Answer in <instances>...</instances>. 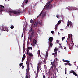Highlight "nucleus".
Listing matches in <instances>:
<instances>
[{
    "label": "nucleus",
    "mask_w": 78,
    "mask_h": 78,
    "mask_svg": "<svg viewBox=\"0 0 78 78\" xmlns=\"http://www.w3.org/2000/svg\"><path fill=\"white\" fill-rule=\"evenodd\" d=\"M39 54H40V50H39L38 51V54H39Z\"/></svg>",
    "instance_id": "obj_45"
},
{
    "label": "nucleus",
    "mask_w": 78,
    "mask_h": 78,
    "mask_svg": "<svg viewBox=\"0 0 78 78\" xmlns=\"http://www.w3.org/2000/svg\"><path fill=\"white\" fill-rule=\"evenodd\" d=\"M11 8H9V10H11Z\"/></svg>",
    "instance_id": "obj_61"
},
{
    "label": "nucleus",
    "mask_w": 78,
    "mask_h": 78,
    "mask_svg": "<svg viewBox=\"0 0 78 78\" xmlns=\"http://www.w3.org/2000/svg\"><path fill=\"white\" fill-rule=\"evenodd\" d=\"M54 33H55V32H54V31H51V33L52 34H54Z\"/></svg>",
    "instance_id": "obj_44"
},
{
    "label": "nucleus",
    "mask_w": 78,
    "mask_h": 78,
    "mask_svg": "<svg viewBox=\"0 0 78 78\" xmlns=\"http://www.w3.org/2000/svg\"><path fill=\"white\" fill-rule=\"evenodd\" d=\"M51 64H52V65H53V63L52 62L51 63Z\"/></svg>",
    "instance_id": "obj_55"
},
{
    "label": "nucleus",
    "mask_w": 78,
    "mask_h": 78,
    "mask_svg": "<svg viewBox=\"0 0 78 78\" xmlns=\"http://www.w3.org/2000/svg\"><path fill=\"white\" fill-rule=\"evenodd\" d=\"M45 60L44 59H41V60H39V62L40 63H42L43 62H44V60Z\"/></svg>",
    "instance_id": "obj_15"
},
{
    "label": "nucleus",
    "mask_w": 78,
    "mask_h": 78,
    "mask_svg": "<svg viewBox=\"0 0 78 78\" xmlns=\"http://www.w3.org/2000/svg\"><path fill=\"white\" fill-rule=\"evenodd\" d=\"M65 75H67V68H65Z\"/></svg>",
    "instance_id": "obj_23"
},
{
    "label": "nucleus",
    "mask_w": 78,
    "mask_h": 78,
    "mask_svg": "<svg viewBox=\"0 0 78 78\" xmlns=\"http://www.w3.org/2000/svg\"><path fill=\"white\" fill-rule=\"evenodd\" d=\"M66 9H68V8H66Z\"/></svg>",
    "instance_id": "obj_57"
},
{
    "label": "nucleus",
    "mask_w": 78,
    "mask_h": 78,
    "mask_svg": "<svg viewBox=\"0 0 78 78\" xmlns=\"http://www.w3.org/2000/svg\"><path fill=\"white\" fill-rule=\"evenodd\" d=\"M62 41H64V39H65V37H62Z\"/></svg>",
    "instance_id": "obj_38"
},
{
    "label": "nucleus",
    "mask_w": 78,
    "mask_h": 78,
    "mask_svg": "<svg viewBox=\"0 0 78 78\" xmlns=\"http://www.w3.org/2000/svg\"><path fill=\"white\" fill-rule=\"evenodd\" d=\"M24 67H25V66L23 65L22 66V69H24Z\"/></svg>",
    "instance_id": "obj_35"
},
{
    "label": "nucleus",
    "mask_w": 78,
    "mask_h": 78,
    "mask_svg": "<svg viewBox=\"0 0 78 78\" xmlns=\"http://www.w3.org/2000/svg\"><path fill=\"white\" fill-rule=\"evenodd\" d=\"M40 56L41 58H42V59H43L44 58V57L41 56L40 55Z\"/></svg>",
    "instance_id": "obj_50"
},
{
    "label": "nucleus",
    "mask_w": 78,
    "mask_h": 78,
    "mask_svg": "<svg viewBox=\"0 0 78 78\" xmlns=\"http://www.w3.org/2000/svg\"><path fill=\"white\" fill-rule=\"evenodd\" d=\"M26 75H29L30 74V72H29V70H27V69H26Z\"/></svg>",
    "instance_id": "obj_18"
},
{
    "label": "nucleus",
    "mask_w": 78,
    "mask_h": 78,
    "mask_svg": "<svg viewBox=\"0 0 78 78\" xmlns=\"http://www.w3.org/2000/svg\"><path fill=\"white\" fill-rule=\"evenodd\" d=\"M34 43H35V44L37 43V41H36V40H35V39H34L33 44H34Z\"/></svg>",
    "instance_id": "obj_20"
},
{
    "label": "nucleus",
    "mask_w": 78,
    "mask_h": 78,
    "mask_svg": "<svg viewBox=\"0 0 78 78\" xmlns=\"http://www.w3.org/2000/svg\"><path fill=\"white\" fill-rule=\"evenodd\" d=\"M42 14V12L38 16V17H40V16H41V14Z\"/></svg>",
    "instance_id": "obj_39"
},
{
    "label": "nucleus",
    "mask_w": 78,
    "mask_h": 78,
    "mask_svg": "<svg viewBox=\"0 0 78 78\" xmlns=\"http://www.w3.org/2000/svg\"><path fill=\"white\" fill-rule=\"evenodd\" d=\"M0 35H1V34H0Z\"/></svg>",
    "instance_id": "obj_63"
},
{
    "label": "nucleus",
    "mask_w": 78,
    "mask_h": 78,
    "mask_svg": "<svg viewBox=\"0 0 78 78\" xmlns=\"http://www.w3.org/2000/svg\"><path fill=\"white\" fill-rule=\"evenodd\" d=\"M71 42L73 44V45L74 44L73 43V41H71Z\"/></svg>",
    "instance_id": "obj_53"
},
{
    "label": "nucleus",
    "mask_w": 78,
    "mask_h": 78,
    "mask_svg": "<svg viewBox=\"0 0 78 78\" xmlns=\"http://www.w3.org/2000/svg\"><path fill=\"white\" fill-rule=\"evenodd\" d=\"M9 14H10V16H11V14H12L13 13L15 15H19L20 14L21 12L19 11H16V10H12L9 11Z\"/></svg>",
    "instance_id": "obj_1"
},
{
    "label": "nucleus",
    "mask_w": 78,
    "mask_h": 78,
    "mask_svg": "<svg viewBox=\"0 0 78 78\" xmlns=\"http://www.w3.org/2000/svg\"><path fill=\"white\" fill-rule=\"evenodd\" d=\"M29 56H33V54L31 53H29Z\"/></svg>",
    "instance_id": "obj_30"
},
{
    "label": "nucleus",
    "mask_w": 78,
    "mask_h": 78,
    "mask_svg": "<svg viewBox=\"0 0 78 78\" xmlns=\"http://www.w3.org/2000/svg\"><path fill=\"white\" fill-rule=\"evenodd\" d=\"M61 20H60L57 23V25H59L60 23H61Z\"/></svg>",
    "instance_id": "obj_25"
},
{
    "label": "nucleus",
    "mask_w": 78,
    "mask_h": 78,
    "mask_svg": "<svg viewBox=\"0 0 78 78\" xmlns=\"http://www.w3.org/2000/svg\"><path fill=\"white\" fill-rule=\"evenodd\" d=\"M22 65H23V63H21L20 64V67H21V66H22Z\"/></svg>",
    "instance_id": "obj_34"
},
{
    "label": "nucleus",
    "mask_w": 78,
    "mask_h": 78,
    "mask_svg": "<svg viewBox=\"0 0 78 78\" xmlns=\"http://www.w3.org/2000/svg\"><path fill=\"white\" fill-rule=\"evenodd\" d=\"M25 58H23L22 57V62H23V61L24 60H25Z\"/></svg>",
    "instance_id": "obj_29"
},
{
    "label": "nucleus",
    "mask_w": 78,
    "mask_h": 78,
    "mask_svg": "<svg viewBox=\"0 0 78 78\" xmlns=\"http://www.w3.org/2000/svg\"><path fill=\"white\" fill-rule=\"evenodd\" d=\"M25 54H24L23 56V58H25Z\"/></svg>",
    "instance_id": "obj_42"
},
{
    "label": "nucleus",
    "mask_w": 78,
    "mask_h": 78,
    "mask_svg": "<svg viewBox=\"0 0 78 78\" xmlns=\"http://www.w3.org/2000/svg\"><path fill=\"white\" fill-rule=\"evenodd\" d=\"M36 71H34V73H36Z\"/></svg>",
    "instance_id": "obj_56"
},
{
    "label": "nucleus",
    "mask_w": 78,
    "mask_h": 78,
    "mask_svg": "<svg viewBox=\"0 0 78 78\" xmlns=\"http://www.w3.org/2000/svg\"><path fill=\"white\" fill-rule=\"evenodd\" d=\"M68 9H69V10H71L72 9L70 7H68Z\"/></svg>",
    "instance_id": "obj_31"
},
{
    "label": "nucleus",
    "mask_w": 78,
    "mask_h": 78,
    "mask_svg": "<svg viewBox=\"0 0 78 78\" xmlns=\"http://www.w3.org/2000/svg\"><path fill=\"white\" fill-rule=\"evenodd\" d=\"M58 48H55L54 49V53H53L52 55H54L55 56H57V51H58Z\"/></svg>",
    "instance_id": "obj_8"
},
{
    "label": "nucleus",
    "mask_w": 78,
    "mask_h": 78,
    "mask_svg": "<svg viewBox=\"0 0 78 78\" xmlns=\"http://www.w3.org/2000/svg\"><path fill=\"white\" fill-rule=\"evenodd\" d=\"M73 74L74 75H75L76 76H77L78 78V75L73 70H71L70 71L69 74L70 73Z\"/></svg>",
    "instance_id": "obj_6"
},
{
    "label": "nucleus",
    "mask_w": 78,
    "mask_h": 78,
    "mask_svg": "<svg viewBox=\"0 0 78 78\" xmlns=\"http://www.w3.org/2000/svg\"><path fill=\"white\" fill-rule=\"evenodd\" d=\"M49 47L50 48L52 47L53 46V43L52 42H48Z\"/></svg>",
    "instance_id": "obj_14"
},
{
    "label": "nucleus",
    "mask_w": 78,
    "mask_h": 78,
    "mask_svg": "<svg viewBox=\"0 0 78 78\" xmlns=\"http://www.w3.org/2000/svg\"><path fill=\"white\" fill-rule=\"evenodd\" d=\"M65 64L66 66H67V65H68V63H65Z\"/></svg>",
    "instance_id": "obj_49"
},
{
    "label": "nucleus",
    "mask_w": 78,
    "mask_h": 78,
    "mask_svg": "<svg viewBox=\"0 0 78 78\" xmlns=\"http://www.w3.org/2000/svg\"><path fill=\"white\" fill-rule=\"evenodd\" d=\"M27 52H29V49H27Z\"/></svg>",
    "instance_id": "obj_54"
},
{
    "label": "nucleus",
    "mask_w": 78,
    "mask_h": 78,
    "mask_svg": "<svg viewBox=\"0 0 78 78\" xmlns=\"http://www.w3.org/2000/svg\"><path fill=\"white\" fill-rule=\"evenodd\" d=\"M60 30H61V31H62V30H63V29H62Z\"/></svg>",
    "instance_id": "obj_58"
},
{
    "label": "nucleus",
    "mask_w": 78,
    "mask_h": 78,
    "mask_svg": "<svg viewBox=\"0 0 78 78\" xmlns=\"http://www.w3.org/2000/svg\"><path fill=\"white\" fill-rule=\"evenodd\" d=\"M38 24L42 25V21H40L39 22L37 21H36L33 26V27L35 28V27H36L38 25Z\"/></svg>",
    "instance_id": "obj_3"
},
{
    "label": "nucleus",
    "mask_w": 78,
    "mask_h": 78,
    "mask_svg": "<svg viewBox=\"0 0 78 78\" xmlns=\"http://www.w3.org/2000/svg\"><path fill=\"white\" fill-rule=\"evenodd\" d=\"M70 62V61L66 60L65 62H67V63H68V62Z\"/></svg>",
    "instance_id": "obj_37"
},
{
    "label": "nucleus",
    "mask_w": 78,
    "mask_h": 78,
    "mask_svg": "<svg viewBox=\"0 0 78 78\" xmlns=\"http://www.w3.org/2000/svg\"><path fill=\"white\" fill-rule=\"evenodd\" d=\"M30 23H33V24L34 23V21H33L32 20H30Z\"/></svg>",
    "instance_id": "obj_27"
},
{
    "label": "nucleus",
    "mask_w": 78,
    "mask_h": 78,
    "mask_svg": "<svg viewBox=\"0 0 78 78\" xmlns=\"http://www.w3.org/2000/svg\"><path fill=\"white\" fill-rule=\"evenodd\" d=\"M42 75H43V78H46V77H45V73H42Z\"/></svg>",
    "instance_id": "obj_21"
},
{
    "label": "nucleus",
    "mask_w": 78,
    "mask_h": 78,
    "mask_svg": "<svg viewBox=\"0 0 78 78\" xmlns=\"http://www.w3.org/2000/svg\"><path fill=\"white\" fill-rule=\"evenodd\" d=\"M28 2V0H26L25 1V3H27Z\"/></svg>",
    "instance_id": "obj_41"
},
{
    "label": "nucleus",
    "mask_w": 78,
    "mask_h": 78,
    "mask_svg": "<svg viewBox=\"0 0 78 78\" xmlns=\"http://www.w3.org/2000/svg\"><path fill=\"white\" fill-rule=\"evenodd\" d=\"M68 38L69 39H67V42H69V40L70 39H72V35L69 34L68 36Z\"/></svg>",
    "instance_id": "obj_9"
},
{
    "label": "nucleus",
    "mask_w": 78,
    "mask_h": 78,
    "mask_svg": "<svg viewBox=\"0 0 78 78\" xmlns=\"http://www.w3.org/2000/svg\"><path fill=\"white\" fill-rule=\"evenodd\" d=\"M25 78H28V76H27V75H26L25 76Z\"/></svg>",
    "instance_id": "obj_46"
},
{
    "label": "nucleus",
    "mask_w": 78,
    "mask_h": 78,
    "mask_svg": "<svg viewBox=\"0 0 78 78\" xmlns=\"http://www.w3.org/2000/svg\"><path fill=\"white\" fill-rule=\"evenodd\" d=\"M49 41L48 42H52V41L53 40V38L52 37H50L49 38Z\"/></svg>",
    "instance_id": "obj_12"
},
{
    "label": "nucleus",
    "mask_w": 78,
    "mask_h": 78,
    "mask_svg": "<svg viewBox=\"0 0 78 78\" xmlns=\"http://www.w3.org/2000/svg\"><path fill=\"white\" fill-rule=\"evenodd\" d=\"M56 62H54L53 63L52 66L51 67V68L49 69V70H51V71H53V68L54 69H56Z\"/></svg>",
    "instance_id": "obj_4"
},
{
    "label": "nucleus",
    "mask_w": 78,
    "mask_h": 78,
    "mask_svg": "<svg viewBox=\"0 0 78 78\" xmlns=\"http://www.w3.org/2000/svg\"><path fill=\"white\" fill-rule=\"evenodd\" d=\"M14 28V25H12L11 27H10V28L11 29H13Z\"/></svg>",
    "instance_id": "obj_26"
},
{
    "label": "nucleus",
    "mask_w": 78,
    "mask_h": 78,
    "mask_svg": "<svg viewBox=\"0 0 78 78\" xmlns=\"http://www.w3.org/2000/svg\"><path fill=\"white\" fill-rule=\"evenodd\" d=\"M57 28H58V25L56 24L55 27V29L56 30Z\"/></svg>",
    "instance_id": "obj_22"
},
{
    "label": "nucleus",
    "mask_w": 78,
    "mask_h": 78,
    "mask_svg": "<svg viewBox=\"0 0 78 78\" xmlns=\"http://www.w3.org/2000/svg\"><path fill=\"white\" fill-rule=\"evenodd\" d=\"M30 32H31L33 31V28L32 27L30 28Z\"/></svg>",
    "instance_id": "obj_28"
},
{
    "label": "nucleus",
    "mask_w": 78,
    "mask_h": 78,
    "mask_svg": "<svg viewBox=\"0 0 78 78\" xmlns=\"http://www.w3.org/2000/svg\"><path fill=\"white\" fill-rule=\"evenodd\" d=\"M27 54H28L29 53V52H27Z\"/></svg>",
    "instance_id": "obj_59"
},
{
    "label": "nucleus",
    "mask_w": 78,
    "mask_h": 78,
    "mask_svg": "<svg viewBox=\"0 0 78 78\" xmlns=\"http://www.w3.org/2000/svg\"><path fill=\"white\" fill-rule=\"evenodd\" d=\"M64 49H65V50H66V48L65 47H64Z\"/></svg>",
    "instance_id": "obj_52"
},
{
    "label": "nucleus",
    "mask_w": 78,
    "mask_h": 78,
    "mask_svg": "<svg viewBox=\"0 0 78 78\" xmlns=\"http://www.w3.org/2000/svg\"><path fill=\"white\" fill-rule=\"evenodd\" d=\"M28 50H31H31H32V48H31V47H28Z\"/></svg>",
    "instance_id": "obj_32"
},
{
    "label": "nucleus",
    "mask_w": 78,
    "mask_h": 78,
    "mask_svg": "<svg viewBox=\"0 0 78 78\" xmlns=\"http://www.w3.org/2000/svg\"><path fill=\"white\" fill-rule=\"evenodd\" d=\"M68 65H69V66H72V64H71L69 62H68Z\"/></svg>",
    "instance_id": "obj_36"
},
{
    "label": "nucleus",
    "mask_w": 78,
    "mask_h": 78,
    "mask_svg": "<svg viewBox=\"0 0 78 78\" xmlns=\"http://www.w3.org/2000/svg\"><path fill=\"white\" fill-rule=\"evenodd\" d=\"M56 17L57 18H59V16L57 15Z\"/></svg>",
    "instance_id": "obj_51"
},
{
    "label": "nucleus",
    "mask_w": 78,
    "mask_h": 78,
    "mask_svg": "<svg viewBox=\"0 0 78 78\" xmlns=\"http://www.w3.org/2000/svg\"><path fill=\"white\" fill-rule=\"evenodd\" d=\"M52 1H53V0H51L49 2V3H47L46 4V6L47 7H48L49 8V5H50V3H51Z\"/></svg>",
    "instance_id": "obj_11"
},
{
    "label": "nucleus",
    "mask_w": 78,
    "mask_h": 78,
    "mask_svg": "<svg viewBox=\"0 0 78 78\" xmlns=\"http://www.w3.org/2000/svg\"><path fill=\"white\" fill-rule=\"evenodd\" d=\"M69 49H70V50H72V47H70V46H69Z\"/></svg>",
    "instance_id": "obj_40"
},
{
    "label": "nucleus",
    "mask_w": 78,
    "mask_h": 78,
    "mask_svg": "<svg viewBox=\"0 0 78 78\" xmlns=\"http://www.w3.org/2000/svg\"><path fill=\"white\" fill-rule=\"evenodd\" d=\"M5 7L3 6L2 5H0V12H2V11H5V9L4 8Z\"/></svg>",
    "instance_id": "obj_7"
},
{
    "label": "nucleus",
    "mask_w": 78,
    "mask_h": 78,
    "mask_svg": "<svg viewBox=\"0 0 78 78\" xmlns=\"http://www.w3.org/2000/svg\"><path fill=\"white\" fill-rule=\"evenodd\" d=\"M26 64L27 65V67H28V66H29V62H27L26 63Z\"/></svg>",
    "instance_id": "obj_33"
},
{
    "label": "nucleus",
    "mask_w": 78,
    "mask_h": 78,
    "mask_svg": "<svg viewBox=\"0 0 78 78\" xmlns=\"http://www.w3.org/2000/svg\"><path fill=\"white\" fill-rule=\"evenodd\" d=\"M54 62H56V63H55V64H57V62L58 61V58H55V59H54Z\"/></svg>",
    "instance_id": "obj_17"
},
{
    "label": "nucleus",
    "mask_w": 78,
    "mask_h": 78,
    "mask_svg": "<svg viewBox=\"0 0 78 78\" xmlns=\"http://www.w3.org/2000/svg\"><path fill=\"white\" fill-rule=\"evenodd\" d=\"M34 36V31H33L31 33V34L30 35V39H32V38Z\"/></svg>",
    "instance_id": "obj_10"
},
{
    "label": "nucleus",
    "mask_w": 78,
    "mask_h": 78,
    "mask_svg": "<svg viewBox=\"0 0 78 78\" xmlns=\"http://www.w3.org/2000/svg\"><path fill=\"white\" fill-rule=\"evenodd\" d=\"M0 30L1 31H6L7 32L9 31L8 30V28L7 27H3V26H0Z\"/></svg>",
    "instance_id": "obj_2"
},
{
    "label": "nucleus",
    "mask_w": 78,
    "mask_h": 78,
    "mask_svg": "<svg viewBox=\"0 0 78 78\" xmlns=\"http://www.w3.org/2000/svg\"><path fill=\"white\" fill-rule=\"evenodd\" d=\"M46 15V14L45 13H44L42 15V17H44V16H45Z\"/></svg>",
    "instance_id": "obj_24"
},
{
    "label": "nucleus",
    "mask_w": 78,
    "mask_h": 78,
    "mask_svg": "<svg viewBox=\"0 0 78 78\" xmlns=\"http://www.w3.org/2000/svg\"><path fill=\"white\" fill-rule=\"evenodd\" d=\"M70 25V26H71V25H72L71 24H70V22L69 21H68V24H67V26H68V27H69V26Z\"/></svg>",
    "instance_id": "obj_19"
},
{
    "label": "nucleus",
    "mask_w": 78,
    "mask_h": 78,
    "mask_svg": "<svg viewBox=\"0 0 78 78\" xmlns=\"http://www.w3.org/2000/svg\"><path fill=\"white\" fill-rule=\"evenodd\" d=\"M48 52L47 51L46 53V55L45 56V60H47V57H48Z\"/></svg>",
    "instance_id": "obj_13"
},
{
    "label": "nucleus",
    "mask_w": 78,
    "mask_h": 78,
    "mask_svg": "<svg viewBox=\"0 0 78 78\" xmlns=\"http://www.w3.org/2000/svg\"><path fill=\"white\" fill-rule=\"evenodd\" d=\"M29 78H31V77H29Z\"/></svg>",
    "instance_id": "obj_62"
},
{
    "label": "nucleus",
    "mask_w": 78,
    "mask_h": 78,
    "mask_svg": "<svg viewBox=\"0 0 78 78\" xmlns=\"http://www.w3.org/2000/svg\"><path fill=\"white\" fill-rule=\"evenodd\" d=\"M41 63L39 62V63L38 64L37 70L39 71L41 70V71H40V72H42V71L41 70Z\"/></svg>",
    "instance_id": "obj_5"
},
{
    "label": "nucleus",
    "mask_w": 78,
    "mask_h": 78,
    "mask_svg": "<svg viewBox=\"0 0 78 78\" xmlns=\"http://www.w3.org/2000/svg\"><path fill=\"white\" fill-rule=\"evenodd\" d=\"M66 60H64V59H63V62H66Z\"/></svg>",
    "instance_id": "obj_47"
},
{
    "label": "nucleus",
    "mask_w": 78,
    "mask_h": 78,
    "mask_svg": "<svg viewBox=\"0 0 78 78\" xmlns=\"http://www.w3.org/2000/svg\"><path fill=\"white\" fill-rule=\"evenodd\" d=\"M56 42H57V43H58V42H59V40H56Z\"/></svg>",
    "instance_id": "obj_48"
},
{
    "label": "nucleus",
    "mask_w": 78,
    "mask_h": 78,
    "mask_svg": "<svg viewBox=\"0 0 78 78\" xmlns=\"http://www.w3.org/2000/svg\"><path fill=\"white\" fill-rule=\"evenodd\" d=\"M39 71L37 70V73L36 74V77L35 78H37L38 77V74H39Z\"/></svg>",
    "instance_id": "obj_16"
},
{
    "label": "nucleus",
    "mask_w": 78,
    "mask_h": 78,
    "mask_svg": "<svg viewBox=\"0 0 78 78\" xmlns=\"http://www.w3.org/2000/svg\"><path fill=\"white\" fill-rule=\"evenodd\" d=\"M69 44H70V43H69Z\"/></svg>",
    "instance_id": "obj_64"
},
{
    "label": "nucleus",
    "mask_w": 78,
    "mask_h": 78,
    "mask_svg": "<svg viewBox=\"0 0 78 78\" xmlns=\"http://www.w3.org/2000/svg\"><path fill=\"white\" fill-rule=\"evenodd\" d=\"M24 2H23V4H22V7H23V6H24V5H23L24 4Z\"/></svg>",
    "instance_id": "obj_43"
},
{
    "label": "nucleus",
    "mask_w": 78,
    "mask_h": 78,
    "mask_svg": "<svg viewBox=\"0 0 78 78\" xmlns=\"http://www.w3.org/2000/svg\"><path fill=\"white\" fill-rule=\"evenodd\" d=\"M58 34H59L60 33H59V32L58 33Z\"/></svg>",
    "instance_id": "obj_60"
}]
</instances>
